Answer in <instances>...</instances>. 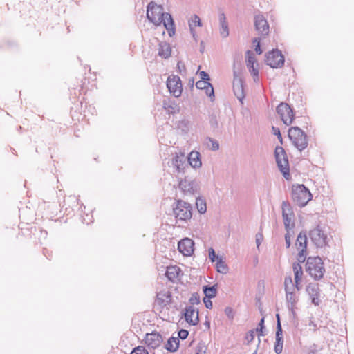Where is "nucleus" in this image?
<instances>
[{"instance_id":"f257e3e1","label":"nucleus","mask_w":354,"mask_h":354,"mask_svg":"<svg viewBox=\"0 0 354 354\" xmlns=\"http://www.w3.org/2000/svg\"><path fill=\"white\" fill-rule=\"evenodd\" d=\"M147 19L156 26L163 24L170 37L175 34V28L173 19L170 14L164 12L162 6L151 2L147 6Z\"/></svg>"},{"instance_id":"f03ea898","label":"nucleus","mask_w":354,"mask_h":354,"mask_svg":"<svg viewBox=\"0 0 354 354\" xmlns=\"http://www.w3.org/2000/svg\"><path fill=\"white\" fill-rule=\"evenodd\" d=\"M292 269L295 275V284L291 277H286L284 280L286 300L288 307L291 310H293L298 301V297L294 293L295 288H297V290H300L299 283L303 276L302 268L299 263H293Z\"/></svg>"},{"instance_id":"7ed1b4c3","label":"nucleus","mask_w":354,"mask_h":354,"mask_svg":"<svg viewBox=\"0 0 354 354\" xmlns=\"http://www.w3.org/2000/svg\"><path fill=\"white\" fill-rule=\"evenodd\" d=\"M306 272L315 279H321L325 272L324 263L319 257H310L306 264Z\"/></svg>"},{"instance_id":"20e7f679","label":"nucleus","mask_w":354,"mask_h":354,"mask_svg":"<svg viewBox=\"0 0 354 354\" xmlns=\"http://www.w3.org/2000/svg\"><path fill=\"white\" fill-rule=\"evenodd\" d=\"M292 198L298 206L304 207L311 200L312 194L304 185H297L292 187Z\"/></svg>"},{"instance_id":"39448f33","label":"nucleus","mask_w":354,"mask_h":354,"mask_svg":"<svg viewBox=\"0 0 354 354\" xmlns=\"http://www.w3.org/2000/svg\"><path fill=\"white\" fill-rule=\"evenodd\" d=\"M288 137L292 141L293 145L300 151L306 149L308 146L306 135L299 127H294L289 129Z\"/></svg>"},{"instance_id":"423d86ee","label":"nucleus","mask_w":354,"mask_h":354,"mask_svg":"<svg viewBox=\"0 0 354 354\" xmlns=\"http://www.w3.org/2000/svg\"><path fill=\"white\" fill-rule=\"evenodd\" d=\"M308 235L311 241L317 248H324L328 243V234L320 225H317L310 230Z\"/></svg>"},{"instance_id":"0eeeda50","label":"nucleus","mask_w":354,"mask_h":354,"mask_svg":"<svg viewBox=\"0 0 354 354\" xmlns=\"http://www.w3.org/2000/svg\"><path fill=\"white\" fill-rule=\"evenodd\" d=\"M174 214L175 217L180 221H186L192 216V205L184 201L178 200L176 206L174 207Z\"/></svg>"},{"instance_id":"6e6552de","label":"nucleus","mask_w":354,"mask_h":354,"mask_svg":"<svg viewBox=\"0 0 354 354\" xmlns=\"http://www.w3.org/2000/svg\"><path fill=\"white\" fill-rule=\"evenodd\" d=\"M274 155L277 166L283 176L288 179L289 176V163L285 150L281 147H277L274 151Z\"/></svg>"},{"instance_id":"1a4fd4ad","label":"nucleus","mask_w":354,"mask_h":354,"mask_svg":"<svg viewBox=\"0 0 354 354\" xmlns=\"http://www.w3.org/2000/svg\"><path fill=\"white\" fill-rule=\"evenodd\" d=\"M307 236L306 232H300L297 238L295 247L298 251L297 260L299 263H304L308 254L307 252Z\"/></svg>"},{"instance_id":"9d476101","label":"nucleus","mask_w":354,"mask_h":354,"mask_svg":"<svg viewBox=\"0 0 354 354\" xmlns=\"http://www.w3.org/2000/svg\"><path fill=\"white\" fill-rule=\"evenodd\" d=\"M266 63L271 68H281L284 64V57L279 50H272L266 55Z\"/></svg>"},{"instance_id":"9b49d317","label":"nucleus","mask_w":354,"mask_h":354,"mask_svg":"<svg viewBox=\"0 0 354 354\" xmlns=\"http://www.w3.org/2000/svg\"><path fill=\"white\" fill-rule=\"evenodd\" d=\"M277 112L286 125L288 126L292 124L294 119V113L293 111L288 104L281 102L277 107Z\"/></svg>"},{"instance_id":"f8f14e48","label":"nucleus","mask_w":354,"mask_h":354,"mask_svg":"<svg viewBox=\"0 0 354 354\" xmlns=\"http://www.w3.org/2000/svg\"><path fill=\"white\" fill-rule=\"evenodd\" d=\"M281 208L282 216L286 230L289 231V230H293L295 227L294 214L290 208V205L286 201H283L281 205Z\"/></svg>"},{"instance_id":"ddd939ff","label":"nucleus","mask_w":354,"mask_h":354,"mask_svg":"<svg viewBox=\"0 0 354 354\" xmlns=\"http://www.w3.org/2000/svg\"><path fill=\"white\" fill-rule=\"evenodd\" d=\"M171 166L175 169L176 171L178 173L185 172V170L189 169V166L185 153H176L171 160Z\"/></svg>"},{"instance_id":"4468645a","label":"nucleus","mask_w":354,"mask_h":354,"mask_svg":"<svg viewBox=\"0 0 354 354\" xmlns=\"http://www.w3.org/2000/svg\"><path fill=\"white\" fill-rule=\"evenodd\" d=\"M167 86L170 92L175 97H178L182 93V83L178 76H169L167 82Z\"/></svg>"},{"instance_id":"2eb2a0df","label":"nucleus","mask_w":354,"mask_h":354,"mask_svg":"<svg viewBox=\"0 0 354 354\" xmlns=\"http://www.w3.org/2000/svg\"><path fill=\"white\" fill-rule=\"evenodd\" d=\"M277 331H276V341L274 344V352L277 354H281L283 351V331L280 323L279 315L277 314Z\"/></svg>"},{"instance_id":"dca6fc26","label":"nucleus","mask_w":354,"mask_h":354,"mask_svg":"<svg viewBox=\"0 0 354 354\" xmlns=\"http://www.w3.org/2000/svg\"><path fill=\"white\" fill-rule=\"evenodd\" d=\"M194 241L189 238L183 239L178 244V248L184 256L189 257L194 252Z\"/></svg>"},{"instance_id":"f3484780","label":"nucleus","mask_w":354,"mask_h":354,"mask_svg":"<svg viewBox=\"0 0 354 354\" xmlns=\"http://www.w3.org/2000/svg\"><path fill=\"white\" fill-rule=\"evenodd\" d=\"M254 26L258 32L266 36L269 32V25L265 17L261 15H256L254 17Z\"/></svg>"},{"instance_id":"a211bd4d","label":"nucleus","mask_w":354,"mask_h":354,"mask_svg":"<svg viewBox=\"0 0 354 354\" xmlns=\"http://www.w3.org/2000/svg\"><path fill=\"white\" fill-rule=\"evenodd\" d=\"M178 186L185 195L192 196L196 192V182L186 178L179 182Z\"/></svg>"},{"instance_id":"6ab92c4d","label":"nucleus","mask_w":354,"mask_h":354,"mask_svg":"<svg viewBox=\"0 0 354 354\" xmlns=\"http://www.w3.org/2000/svg\"><path fill=\"white\" fill-rule=\"evenodd\" d=\"M162 340L161 335L157 332L147 333L145 339V344L151 348H158L161 344Z\"/></svg>"},{"instance_id":"aec40b11","label":"nucleus","mask_w":354,"mask_h":354,"mask_svg":"<svg viewBox=\"0 0 354 354\" xmlns=\"http://www.w3.org/2000/svg\"><path fill=\"white\" fill-rule=\"evenodd\" d=\"M306 292L308 294V295L310 297L312 303L315 306H318L320 303V300L319 299V285L317 283H309L306 286Z\"/></svg>"},{"instance_id":"412c9836","label":"nucleus","mask_w":354,"mask_h":354,"mask_svg":"<svg viewBox=\"0 0 354 354\" xmlns=\"http://www.w3.org/2000/svg\"><path fill=\"white\" fill-rule=\"evenodd\" d=\"M233 91L237 99L243 103V100L245 97L243 82L239 77H234L233 82Z\"/></svg>"},{"instance_id":"4be33fe9","label":"nucleus","mask_w":354,"mask_h":354,"mask_svg":"<svg viewBox=\"0 0 354 354\" xmlns=\"http://www.w3.org/2000/svg\"><path fill=\"white\" fill-rule=\"evenodd\" d=\"M186 322L192 325H196L198 323V313L193 306H188L185 308L184 314Z\"/></svg>"},{"instance_id":"5701e85b","label":"nucleus","mask_w":354,"mask_h":354,"mask_svg":"<svg viewBox=\"0 0 354 354\" xmlns=\"http://www.w3.org/2000/svg\"><path fill=\"white\" fill-rule=\"evenodd\" d=\"M187 162H188L187 163L194 169L201 167L202 162L201 160L200 153L196 151L190 152L188 157H187Z\"/></svg>"},{"instance_id":"b1692460","label":"nucleus","mask_w":354,"mask_h":354,"mask_svg":"<svg viewBox=\"0 0 354 354\" xmlns=\"http://www.w3.org/2000/svg\"><path fill=\"white\" fill-rule=\"evenodd\" d=\"M219 25H220V35L223 38H226L229 35L228 22L227 21L224 12L219 13L218 15Z\"/></svg>"},{"instance_id":"393cba45","label":"nucleus","mask_w":354,"mask_h":354,"mask_svg":"<svg viewBox=\"0 0 354 354\" xmlns=\"http://www.w3.org/2000/svg\"><path fill=\"white\" fill-rule=\"evenodd\" d=\"M157 303L164 307L171 302V294L169 291L160 292L157 294Z\"/></svg>"},{"instance_id":"a878e982","label":"nucleus","mask_w":354,"mask_h":354,"mask_svg":"<svg viewBox=\"0 0 354 354\" xmlns=\"http://www.w3.org/2000/svg\"><path fill=\"white\" fill-rule=\"evenodd\" d=\"M203 144L207 149L212 151H217L219 149V143L218 141L210 137L205 138Z\"/></svg>"},{"instance_id":"bb28decb","label":"nucleus","mask_w":354,"mask_h":354,"mask_svg":"<svg viewBox=\"0 0 354 354\" xmlns=\"http://www.w3.org/2000/svg\"><path fill=\"white\" fill-rule=\"evenodd\" d=\"M179 346V339L177 337H171L168 340L165 345V348L171 352L176 351Z\"/></svg>"},{"instance_id":"cd10ccee","label":"nucleus","mask_w":354,"mask_h":354,"mask_svg":"<svg viewBox=\"0 0 354 354\" xmlns=\"http://www.w3.org/2000/svg\"><path fill=\"white\" fill-rule=\"evenodd\" d=\"M158 55L164 58H168L171 55L169 44L166 42L160 44Z\"/></svg>"},{"instance_id":"c85d7f7f","label":"nucleus","mask_w":354,"mask_h":354,"mask_svg":"<svg viewBox=\"0 0 354 354\" xmlns=\"http://www.w3.org/2000/svg\"><path fill=\"white\" fill-rule=\"evenodd\" d=\"M163 108L169 113H175L179 111V109L177 105L171 101L170 100H164L163 102Z\"/></svg>"},{"instance_id":"c756f323","label":"nucleus","mask_w":354,"mask_h":354,"mask_svg":"<svg viewBox=\"0 0 354 354\" xmlns=\"http://www.w3.org/2000/svg\"><path fill=\"white\" fill-rule=\"evenodd\" d=\"M216 268L217 272L221 274H226L229 270L227 264L223 261L222 258L219 257L216 258Z\"/></svg>"},{"instance_id":"7c9ffc66","label":"nucleus","mask_w":354,"mask_h":354,"mask_svg":"<svg viewBox=\"0 0 354 354\" xmlns=\"http://www.w3.org/2000/svg\"><path fill=\"white\" fill-rule=\"evenodd\" d=\"M203 292L205 295V297L212 299L216 297L217 293V285H214L212 286H203Z\"/></svg>"},{"instance_id":"2f4dec72","label":"nucleus","mask_w":354,"mask_h":354,"mask_svg":"<svg viewBox=\"0 0 354 354\" xmlns=\"http://www.w3.org/2000/svg\"><path fill=\"white\" fill-rule=\"evenodd\" d=\"M196 86L198 89H205L207 87H208V89L210 91V95L214 94L213 86L208 81L199 80L196 82Z\"/></svg>"},{"instance_id":"473e14b6","label":"nucleus","mask_w":354,"mask_h":354,"mask_svg":"<svg viewBox=\"0 0 354 354\" xmlns=\"http://www.w3.org/2000/svg\"><path fill=\"white\" fill-rule=\"evenodd\" d=\"M178 271L179 268L177 267H169L167 268L166 275L169 280L173 281L178 277Z\"/></svg>"},{"instance_id":"72a5a7b5","label":"nucleus","mask_w":354,"mask_h":354,"mask_svg":"<svg viewBox=\"0 0 354 354\" xmlns=\"http://www.w3.org/2000/svg\"><path fill=\"white\" fill-rule=\"evenodd\" d=\"M256 59L255 56L250 50H248L246 53V65L247 68H252L255 66Z\"/></svg>"},{"instance_id":"f704fd0d","label":"nucleus","mask_w":354,"mask_h":354,"mask_svg":"<svg viewBox=\"0 0 354 354\" xmlns=\"http://www.w3.org/2000/svg\"><path fill=\"white\" fill-rule=\"evenodd\" d=\"M194 26H202L201 20L200 17L196 15H194L189 21V27L190 31H192V30H194Z\"/></svg>"},{"instance_id":"c9c22d12","label":"nucleus","mask_w":354,"mask_h":354,"mask_svg":"<svg viewBox=\"0 0 354 354\" xmlns=\"http://www.w3.org/2000/svg\"><path fill=\"white\" fill-rule=\"evenodd\" d=\"M196 205L197 206V209H198V212L201 214H203L206 212V209H207L206 204L203 201V199H201V198L196 199Z\"/></svg>"},{"instance_id":"e433bc0d","label":"nucleus","mask_w":354,"mask_h":354,"mask_svg":"<svg viewBox=\"0 0 354 354\" xmlns=\"http://www.w3.org/2000/svg\"><path fill=\"white\" fill-rule=\"evenodd\" d=\"M294 235V232L292 230H289V231H286L285 234V241L286 248H288L291 244V239Z\"/></svg>"},{"instance_id":"4c0bfd02","label":"nucleus","mask_w":354,"mask_h":354,"mask_svg":"<svg viewBox=\"0 0 354 354\" xmlns=\"http://www.w3.org/2000/svg\"><path fill=\"white\" fill-rule=\"evenodd\" d=\"M257 66L258 64H257L255 66L248 68V71L250 73L251 75L252 76L254 82L259 81V71Z\"/></svg>"},{"instance_id":"58836bf2","label":"nucleus","mask_w":354,"mask_h":354,"mask_svg":"<svg viewBox=\"0 0 354 354\" xmlns=\"http://www.w3.org/2000/svg\"><path fill=\"white\" fill-rule=\"evenodd\" d=\"M131 354H149V353L144 346H138L133 349Z\"/></svg>"},{"instance_id":"ea45409f","label":"nucleus","mask_w":354,"mask_h":354,"mask_svg":"<svg viewBox=\"0 0 354 354\" xmlns=\"http://www.w3.org/2000/svg\"><path fill=\"white\" fill-rule=\"evenodd\" d=\"M189 302L192 304H198L200 302V297L197 293H194L189 298Z\"/></svg>"},{"instance_id":"a19ab883","label":"nucleus","mask_w":354,"mask_h":354,"mask_svg":"<svg viewBox=\"0 0 354 354\" xmlns=\"http://www.w3.org/2000/svg\"><path fill=\"white\" fill-rule=\"evenodd\" d=\"M255 239H256L255 241H256L257 248H259L263 240V234L261 232H258L255 236Z\"/></svg>"},{"instance_id":"79ce46f5","label":"nucleus","mask_w":354,"mask_h":354,"mask_svg":"<svg viewBox=\"0 0 354 354\" xmlns=\"http://www.w3.org/2000/svg\"><path fill=\"white\" fill-rule=\"evenodd\" d=\"M254 338V330L249 331L245 336V339L248 342V344L251 343Z\"/></svg>"},{"instance_id":"37998d69","label":"nucleus","mask_w":354,"mask_h":354,"mask_svg":"<svg viewBox=\"0 0 354 354\" xmlns=\"http://www.w3.org/2000/svg\"><path fill=\"white\" fill-rule=\"evenodd\" d=\"M253 43L254 44H256L257 43V45L255 46V52L260 55L262 53V50L261 49V47H260V41H259V39L258 38H255L253 40Z\"/></svg>"},{"instance_id":"c03bdc74","label":"nucleus","mask_w":354,"mask_h":354,"mask_svg":"<svg viewBox=\"0 0 354 354\" xmlns=\"http://www.w3.org/2000/svg\"><path fill=\"white\" fill-rule=\"evenodd\" d=\"M178 335V339L180 338L182 339H185L187 337L189 333L186 330L181 329L180 330H179Z\"/></svg>"},{"instance_id":"a18cd8bd","label":"nucleus","mask_w":354,"mask_h":354,"mask_svg":"<svg viewBox=\"0 0 354 354\" xmlns=\"http://www.w3.org/2000/svg\"><path fill=\"white\" fill-rule=\"evenodd\" d=\"M272 133L277 136V138L279 139V140L282 142V137H281V133H280V130L279 128L277 127H272Z\"/></svg>"},{"instance_id":"49530a36","label":"nucleus","mask_w":354,"mask_h":354,"mask_svg":"<svg viewBox=\"0 0 354 354\" xmlns=\"http://www.w3.org/2000/svg\"><path fill=\"white\" fill-rule=\"evenodd\" d=\"M225 313L230 319H232L234 317L233 310L230 307H226L225 308Z\"/></svg>"},{"instance_id":"de8ad7c7","label":"nucleus","mask_w":354,"mask_h":354,"mask_svg":"<svg viewBox=\"0 0 354 354\" xmlns=\"http://www.w3.org/2000/svg\"><path fill=\"white\" fill-rule=\"evenodd\" d=\"M208 252H209V257L210 260L212 262L215 261V260L217 257H216V254H215L214 250L212 248H210L209 249Z\"/></svg>"},{"instance_id":"09e8293b","label":"nucleus","mask_w":354,"mask_h":354,"mask_svg":"<svg viewBox=\"0 0 354 354\" xmlns=\"http://www.w3.org/2000/svg\"><path fill=\"white\" fill-rule=\"evenodd\" d=\"M201 80L208 81L209 80V75L205 71H201L199 73Z\"/></svg>"},{"instance_id":"8fccbe9b","label":"nucleus","mask_w":354,"mask_h":354,"mask_svg":"<svg viewBox=\"0 0 354 354\" xmlns=\"http://www.w3.org/2000/svg\"><path fill=\"white\" fill-rule=\"evenodd\" d=\"M203 302L207 308L211 309L212 308L213 304H212V301L210 300V299L204 297Z\"/></svg>"},{"instance_id":"3c124183","label":"nucleus","mask_w":354,"mask_h":354,"mask_svg":"<svg viewBox=\"0 0 354 354\" xmlns=\"http://www.w3.org/2000/svg\"><path fill=\"white\" fill-rule=\"evenodd\" d=\"M308 326L313 328V330H316L317 325L313 319H310Z\"/></svg>"},{"instance_id":"603ef678","label":"nucleus","mask_w":354,"mask_h":354,"mask_svg":"<svg viewBox=\"0 0 354 354\" xmlns=\"http://www.w3.org/2000/svg\"><path fill=\"white\" fill-rule=\"evenodd\" d=\"M263 328H257L256 329V331L259 333V335H261V336H264L265 334L263 333Z\"/></svg>"},{"instance_id":"864d4df0","label":"nucleus","mask_w":354,"mask_h":354,"mask_svg":"<svg viewBox=\"0 0 354 354\" xmlns=\"http://www.w3.org/2000/svg\"><path fill=\"white\" fill-rule=\"evenodd\" d=\"M205 90V93L207 96H209L211 98H213L214 97V93L213 95H212V94L210 95V91L208 89V87H207Z\"/></svg>"},{"instance_id":"5fc2aeb1","label":"nucleus","mask_w":354,"mask_h":354,"mask_svg":"<svg viewBox=\"0 0 354 354\" xmlns=\"http://www.w3.org/2000/svg\"><path fill=\"white\" fill-rule=\"evenodd\" d=\"M259 328H264V317H263L259 324Z\"/></svg>"},{"instance_id":"6e6d98bb","label":"nucleus","mask_w":354,"mask_h":354,"mask_svg":"<svg viewBox=\"0 0 354 354\" xmlns=\"http://www.w3.org/2000/svg\"><path fill=\"white\" fill-rule=\"evenodd\" d=\"M190 32H191V33H192V36H193L194 39L195 40H196V39H197V38H196V37H197V35H196V33L195 32L194 30H192V31H190Z\"/></svg>"},{"instance_id":"4d7b16f0","label":"nucleus","mask_w":354,"mask_h":354,"mask_svg":"<svg viewBox=\"0 0 354 354\" xmlns=\"http://www.w3.org/2000/svg\"><path fill=\"white\" fill-rule=\"evenodd\" d=\"M203 49H204V43L203 41H201V52H203Z\"/></svg>"},{"instance_id":"13d9d810","label":"nucleus","mask_w":354,"mask_h":354,"mask_svg":"<svg viewBox=\"0 0 354 354\" xmlns=\"http://www.w3.org/2000/svg\"><path fill=\"white\" fill-rule=\"evenodd\" d=\"M211 123H212V124H213V123H215V124H216V125L217 124V122H216V120H215V121H212H212H211Z\"/></svg>"},{"instance_id":"bf43d9fd","label":"nucleus","mask_w":354,"mask_h":354,"mask_svg":"<svg viewBox=\"0 0 354 354\" xmlns=\"http://www.w3.org/2000/svg\"><path fill=\"white\" fill-rule=\"evenodd\" d=\"M252 354H255V353H252Z\"/></svg>"}]
</instances>
